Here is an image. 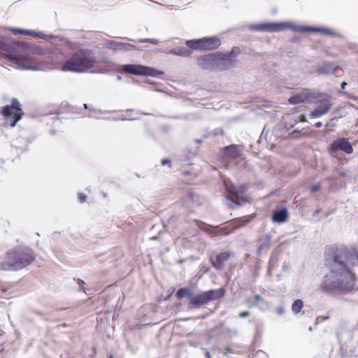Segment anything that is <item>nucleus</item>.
<instances>
[{
  "instance_id": "e433bc0d",
  "label": "nucleus",
  "mask_w": 358,
  "mask_h": 358,
  "mask_svg": "<svg viewBox=\"0 0 358 358\" xmlns=\"http://www.w3.org/2000/svg\"><path fill=\"white\" fill-rule=\"evenodd\" d=\"M2 289V292H7V291L8 290V288H6V289H5V288L2 287V289Z\"/></svg>"
},
{
  "instance_id": "bb28decb",
  "label": "nucleus",
  "mask_w": 358,
  "mask_h": 358,
  "mask_svg": "<svg viewBox=\"0 0 358 358\" xmlns=\"http://www.w3.org/2000/svg\"><path fill=\"white\" fill-rule=\"evenodd\" d=\"M320 189H321L320 184H317V185H312L310 187V192L312 193H315V192H318L319 190H320Z\"/></svg>"
},
{
  "instance_id": "5701e85b",
  "label": "nucleus",
  "mask_w": 358,
  "mask_h": 358,
  "mask_svg": "<svg viewBox=\"0 0 358 358\" xmlns=\"http://www.w3.org/2000/svg\"><path fill=\"white\" fill-rule=\"evenodd\" d=\"M163 74V72L159 71L155 69L143 66V76H150L152 77L159 76Z\"/></svg>"
},
{
  "instance_id": "423d86ee",
  "label": "nucleus",
  "mask_w": 358,
  "mask_h": 358,
  "mask_svg": "<svg viewBox=\"0 0 358 358\" xmlns=\"http://www.w3.org/2000/svg\"><path fill=\"white\" fill-rule=\"evenodd\" d=\"M222 52L208 53L197 58V64L204 69H212L220 71L226 69L223 60L226 59Z\"/></svg>"
},
{
  "instance_id": "412c9836",
  "label": "nucleus",
  "mask_w": 358,
  "mask_h": 358,
  "mask_svg": "<svg viewBox=\"0 0 358 358\" xmlns=\"http://www.w3.org/2000/svg\"><path fill=\"white\" fill-rule=\"evenodd\" d=\"M308 99V96L304 94H298L294 96H292L289 99V102L291 104H298L301 103L305 102Z\"/></svg>"
},
{
  "instance_id": "f704fd0d",
  "label": "nucleus",
  "mask_w": 358,
  "mask_h": 358,
  "mask_svg": "<svg viewBox=\"0 0 358 358\" xmlns=\"http://www.w3.org/2000/svg\"><path fill=\"white\" fill-rule=\"evenodd\" d=\"M346 85H347V83L345 82H343L341 85V87L343 89H345Z\"/></svg>"
},
{
  "instance_id": "58836bf2",
  "label": "nucleus",
  "mask_w": 358,
  "mask_h": 358,
  "mask_svg": "<svg viewBox=\"0 0 358 358\" xmlns=\"http://www.w3.org/2000/svg\"><path fill=\"white\" fill-rule=\"evenodd\" d=\"M241 315L244 317V316H246L247 315L243 314V315Z\"/></svg>"
},
{
  "instance_id": "7ed1b4c3",
  "label": "nucleus",
  "mask_w": 358,
  "mask_h": 358,
  "mask_svg": "<svg viewBox=\"0 0 358 358\" xmlns=\"http://www.w3.org/2000/svg\"><path fill=\"white\" fill-rule=\"evenodd\" d=\"M35 260L34 251L29 248H15L8 250L4 260L0 262V270L18 271L30 265Z\"/></svg>"
},
{
  "instance_id": "9d476101",
  "label": "nucleus",
  "mask_w": 358,
  "mask_h": 358,
  "mask_svg": "<svg viewBox=\"0 0 358 358\" xmlns=\"http://www.w3.org/2000/svg\"><path fill=\"white\" fill-rule=\"evenodd\" d=\"M249 220L245 217H241L234 220L231 224L224 227H217V236H227L234 232L236 229L244 226Z\"/></svg>"
},
{
  "instance_id": "aec40b11",
  "label": "nucleus",
  "mask_w": 358,
  "mask_h": 358,
  "mask_svg": "<svg viewBox=\"0 0 358 358\" xmlns=\"http://www.w3.org/2000/svg\"><path fill=\"white\" fill-rule=\"evenodd\" d=\"M176 296L178 299L181 300L183 298L187 297L189 299V301L190 300V298L193 296L192 295V292L189 288L188 287H182L180 288L176 294Z\"/></svg>"
},
{
  "instance_id": "6ab92c4d",
  "label": "nucleus",
  "mask_w": 358,
  "mask_h": 358,
  "mask_svg": "<svg viewBox=\"0 0 358 358\" xmlns=\"http://www.w3.org/2000/svg\"><path fill=\"white\" fill-rule=\"evenodd\" d=\"M170 54L182 57H189L192 54V49L186 47H178L170 50Z\"/></svg>"
},
{
  "instance_id": "a878e982",
  "label": "nucleus",
  "mask_w": 358,
  "mask_h": 358,
  "mask_svg": "<svg viewBox=\"0 0 358 358\" xmlns=\"http://www.w3.org/2000/svg\"><path fill=\"white\" fill-rule=\"evenodd\" d=\"M13 32L14 34H21L24 35H33L34 32L32 31L23 30L20 29H13Z\"/></svg>"
},
{
  "instance_id": "ddd939ff",
  "label": "nucleus",
  "mask_w": 358,
  "mask_h": 358,
  "mask_svg": "<svg viewBox=\"0 0 358 358\" xmlns=\"http://www.w3.org/2000/svg\"><path fill=\"white\" fill-rule=\"evenodd\" d=\"M241 53V50L238 47H234L230 52L228 53H222V55H224L226 57L225 59L223 60L224 66H226V69H229V67H231L234 66V64L236 63V56L239 55Z\"/></svg>"
},
{
  "instance_id": "f257e3e1",
  "label": "nucleus",
  "mask_w": 358,
  "mask_h": 358,
  "mask_svg": "<svg viewBox=\"0 0 358 358\" xmlns=\"http://www.w3.org/2000/svg\"><path fill=\"white\" fill-rule=\"evenodd\" d=\"M358 259V246H352L350 250L342 251L328 262L331 272L326 275L321 285V289L326 292H348L352 289L355 276L349 269L348 264H353L352 261Z\"/></svg>"
},
{
  "instance_id": "393cba45",
  "label": "nucleus",
  "mask_w": 358,
  "mask_h": 358,
  "mask_svg": "<svg viewBox=\"0 0 358 358\" xmlns=\"http://www.w3.org/2000/svg\"><path fill=\"white\" fill-rule=\"evenodd\" d=\"M207 234L210 235L211 236H217V227H207L206 229H203Z\"/></svg>"
},
{
  "instance_id": "f3484780",
  "label": "nucleus",
  "mask_w": 358,
  "mask_h": 358,
  "mask_svg": "<svg viewBox=\"0 0 358 358\" xmlns=\"http://www.w3.org/2000/svg\"><path fill=\"white\" fill-rule=\"evenodd\" d=\"M143 66L138 64H125L121 66L120 71L133 75L143 76Z\"/></svg>"
},
{
  "instance_id": "2f4dec72",
  "label": "nucleus",
  "mask_w": 358,
  "mask_h": 358,
  "mask_svg": "<svg viewBox=\"0 0 358 358\" xmlns=\"http://www.w3.org/2000/svg\"><path fill=\"white\" fill-rule=\"evenodd\" d=\"M315 126L316 128H320V127H321L322 126V123L321 122H317L315 124Z\"/></svg>"
},
{
  "instance_id": "20e7f679",
  "label": "nucleus",
  "mask_w": 358,
  "mask_h": 358,
  "mask_svg": "<svg viewBox=\"0 0 358 358\" xmlns=\"http://www.w3.org/2000/svg\"><path fill=\"white\" fill-rule=\"evenodd\" d=\"M94 64L95 57L92 51L80 49L66 60L61 69L64 71L81 73L93 67Z\"/></svg>"
},
{
  "instance_id": "c756f323",
  "label": "nucleus",
  "mask_w": 358,
  "mask_h": 358,
  "mask_svg": "<svg viewBox=\"0 0 358 358\" xmlns=\"http://www.w3.org/2000/svg\"><path fill=\"white\" fill-rule=\"evenodd\" d=\"M328 318H329L328 316H318L316 319V322H317V323L322 322Z\"/></svg>"
},
{
  "instance_id": "f8f14e48",
  "label": "nucleus",
  "mask_w": 358,
  "mask_h": 358,
  "mask_svg": "<svg viewBox=\"0 0 358 358\" xmlns=\"http://www.w3.org/2000/svg\"><path fill=\"white\" fill-rule=\"evenodd\" d=\"M227 191L229 192V199H230L235 204L239 206L240 194H243L245 192V187L243 185H241L238 188L234 187H227Z\"/></svg>"
},
{
  "instance_id": "4c0bfd02",
  "label": "nucleus",
  "mask_w": 358,
  "mask_h": 358,
  "mask_svg": "<svg viewBox=\"0 0 358 358\" xmlns=\"http://www.w3.org/2000/svg\"><path fill=\"white\" fill-rule=\"evenodd\" d=\"M78 283L80 285V284H84V282L82 280H78Z\"/></svg>"
},
{
  "instance_id": "72a5a7b5",
  "label": "nucleus",
  "mask_w": 358,
  "mask_h": 358,
  "mask_svg": "<svg viewBox=\"0 0 358 358\" xmlns=\"http://www.w3.org/2000/svg\"><path fill=\"white\" fill-rule=\"evenodd\" d=\"M335 120H336V118H332V119H331V120H330V121H329V122H328V123L326 124V126H327V127H328V126L331 124V122H333V121H334Z\"/></svg>"
},
{
  "instance_id": "1a4fd4ad",
  "label": "nucleus",
  "mask_w": 358,
  "mask_h": 358,
  "mask_svg": "<svg viewBox=\"0 0 358 358\" xmlns=\"http://www.w3.org/2000/svg\"><path fill=\"white\" fill-rule=\"evenodd\" d=\"M340 150L346 154H351L353 152V148L348 138H339L333 141L329 147V152L330 153H337Z\"/></svg>"
},
{
  "instance_id": "c85d7f7f",
  "label": "nucleus",
  "mask_w": 358,
  "mask_h": 358,
  "mask_svg": "<svg viewBox=\"0 0 358 358\" xmlns=\"http://www.w3.org/2000/svg\"><path fill=\"white\" fill-rule=\"evenodd\" d=\"M162 165L165 166L168 165L169 167H171V161L168 159H163L161 162Z\"/></svg>"
},
{
  "instance_id": "b1692460",
  "label": "nucleus",
  "mask_w": 358,
  "mask_h": 358,
  "mask_svg": "<svg viewBox=\"0 0 358 358\" xmlns=\"http://www.w3.org/2000/svg\"><path fill=\"white\" fill-rule=\"evenodd\" d=\"M303 307V302L301 299H296L294 301L292 306V310L294 313H299Z\"/></svg>"
},
{
  "instance_id": "cd10ccee",
  "label": "nucleus",
  "mask_w": 358,
  "mask_h": 358,
  "mask_svg": "<svg viewBox=\"0 0 358 358\" xmlns=\"http://www.w3.org/2000/svg\"><path fill=\"white\" fill-rule=\"evenodd\" d=\"M78 199H79V201H80V203H84L87 200V196L84 194H83V193H79L78 194Z\"/></svg>"
},
{
  "instance_id": "4be33fe9",
  "label": "nucleus",
  "mask_w": 358,
  "mask_h": 358,
  "mask_svg": "<svg viewBox=\"0 0 358 358\" xmlns=\"http://www.w3.org/2000/svg\"><path fill=\"white\" fill-rule=\"evenodd\" d=\"M303 30L306 31L320 32L324 34L331 35V36L334 34V31H332L329 29H325V28L304 27V28H303Z\"/></svg>"
},
{
  "instance_id": "7c9ffc66",
  "label": "nucleus",
  "mask_w": 358,
  "mask_h": 358,
  "mask_svg": "<svg viewBox=\"0 0 358 358\" xmlns=\"http://www.w3.org/2000/svg\"><path fill=\"white\" fill-rule=\"evenodd\" d=\"M231 352V348L230 347H226L225 348H224L222 353L224 354V355H227Z\"/></svg>"
},
{
  "instance_id": "a211bd4d",
  "label": "nucleus",
  "mask_w": 358,
  "mask_h": 358,
  "mask_svg": "<svg viewBox=\"0 0 358 358\" xmlns=\"http://www.w3.org/2000/svg\"><path fill=\"white\" fill-rule=\"evenodd\" d=\"M288 212L286 208H282L273 212L272 215V220L274 222L282 223L287 220Z\"/></svg>"
},
{
  "instance_id": "4468645a",
  "label": "nucleus",
  "mask_w": 358,
  "mask_h": 358,
  "mask_svg": "<svg viewBox=\"0 0 358 358\" xmlns=\"http://www.w3.org/2000/svg\"><path fill=\"white\" fill-rule=\"evenodd\" d=\"M289 27L287 23H266L259 26V29L265 31L278 32Z\"/></svg>"
},
{
  "instance_id": "c9c22d12",
  "label": "nucleus",
  "mask_w": 358,
  "mask_h": 358,
  "mask_svg": "<svg viewBox=\"0 0 358 358\" xmlns=\"http://www.w3.org/2000/svg\"><path fill=\"white\" fill-rule=\"evenodd\" d=\"M255 297L256 301H258L261 299L260 296H259V295H256Z\"/></svg>"
},
{
  "instance_id": "f03ea898",
  "label": "nucleus",
  "mask_w": 358,
  "mask_h": 358,
  "mask_svg": "<svg viewBox=\"0 0 358 358\" xmlns=\"http://www.w3.org/2000/svg\"><path fill=\"white\" fill-rule=\"evenodd\" d=\"M0 52L9 61L22 69H38V62L31 56L25 46L20 43L0 36Z\"/></svg>"
},
{
  "instance_id": "473e14b6",
  "label": "nucleus",
  "mask_w": 358,
  "mask_h": 358,
  "mask_svg": "<svg viewBox=\"0 0 358 358\" xmlns=\"http://www.w3.org/2000/svg\"><path fill=\"white\" fill-rule=\"evenodd\" d=\"M205 356H206V358H211L210 352L208 351H206Z\"/></svg>"
},
{
  "instance_id": "39448f33",
  "label": "nucleus",
  "mask_w": 358,
  "mask_h": 358,
  "mask_svg": "<svg viewBox=\"0 0 358 358\" xmlns=\"http://www.w3.org/2000/svg\"><path fill=\"white\" fill-rule=\"evenodd\" d=\"M225 294L224 288L202 292L190 298L188 305L191 308H199L210 302L220 300Z\"/></svg>"
},
{
  "instance_id": "0eeeda50",
  "label": "nucleus",
  "mask_w": 358,
  "mask_h": 358,
  "mask_svg": "<svg viewBox=\"0 0 358 358\" xmlns=\"http://www.w3.org/2000/svg\"><path fill=\"white\" fill-rule=\"evenodd\" d=\"M185 43L188 48L192 50L210 51L218 48L221 45V41L219 38L213 36L204 37L200 39L188 40Z\"/></svg>"
},
{
  "instance_id": "dca6fc26",
  "label": "nucleus",
  "mask_w": 358,
  "mask_h": 358,
  "mask_svg": "<svg viewBox=\"0 0 358 358\" xmlns=\"http://www.w3.org/2000/svg\"><path fill=\"white\" fill-rule=\"evenodd\" d=\"M331 106L332 104L330 103L329 101H324L322 105L317 106L314 110H313L310 113V117H318L326 114L327 113L329 112V110L331 108Z\"/></svg>"
},
{
  "instance_id": "9b49d317",
  "label": "nucleus",
  "mask_w": 358,
  "mask_h": 358,
  "mask_svg": "<svg viewBox=\"0 0 358 358\" xmlns=\"http://www.w3.org/2000/svg\"><path fill=\"white\" fill-rule=\"evenodd\" d=\"M231 256L230 251L221 252L214 256L210 257V262L213 266L217 269L222 268L224 262H226Z\"/></svg>"
},
{
  "instance_id": "6e6552de",
  "label": "nucleus",
  "mask_w": 358,
  "mask_h": 358,
  "mask_svg": "<svg viewBox=\"0 0 358 358\" xmlns=\"http://www.w3.org/2000/svg\"><path fill=\"white\" fill-rule=\"evenodd\" d=\"M1 114L6 120H11L10 126L15 127L16 123L22 117L24 113L20 101L16 99H13L11 101V105H7L1 109Z\"/></svg>"
},
{
  "instance_id": "2eb2a0df",
  "label": "nucleus",
  "mask_w": 358,
  "mask_h": 358,
  "mask_svg": "<svg viewBox=\"0 0 358 358\" xmlns=\"http://www.w3.org/2000/svg\"><path fill=\"white\" fill-rule=\"evenodd\" d=\"M224 157L227 159H236L241 156V152L237 145H230L223 148Z\"/></svg>"
}]
</instances>
